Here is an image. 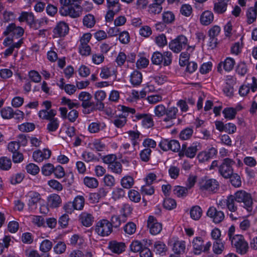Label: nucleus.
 <instances>
[{
	"instance_id": "26",
	"label": "nucleus",
	"mask_w": 257,
	"mask_h": 257,
	"mask_svg": "<svg viewBox=\"0 0 257 257\" xmlns=\"http://www.w3.org/2000/svg\"><path fill=\"white\" fill-rule=\"evenodd\" d=\"M24 32V29L20 27H16L15 24L12 23L10 24L6 29V33L7 34L12 33L14 35L17 37H21Z\"/></svg>"
},
{
	"instance_id": "36",
	"label": "nucleus",
	"mask_w": 257,
	"mask_h": 257,
	"mask_svg": "<svg viewBox=\"0 0 257 257\" xmlns=\"http://www.w3.org/2000/svg\"><path fill=\"white\" fill-rule=\"evenodd\" d=\"M61 198L57 194H52L48 198V204L52 207H57L61 203Z\"/></svg>"
},
{
	"instance_id": "61",
	"label": "nucleus",
	"mask_w": 257,
	"mask_h": 257,
	"mask_svg": "<svg viewBox=\"0 0 257 257\" xmlns=\"http://www.w3.org/2000/svg\"><path fill=\"white\" fill-rule=\"evenodd\" d=\"M151 152V150L149 148H146L142 150L140 153L141 160L145 162H148L150 158Z\"/></svg>"
},
{
	"instance_id": "40",
	"label": "nucleus",
	"mask_w": 257,
	"mask_h": 257,
	"mask_svg": "<svg viewBox=\"0 0 257 257\" xmlns=\"http://www.w3.org/2000/svg\"><path fill=\"white\" fill-rule=\"evenodd\" d=\"M96 23L94 16L88 14L84 17L83 19V25L87 28H91L94 27Z\"/></svg>"
},
{
	"instance_id": "64",
	"label": "nucleus",
	"mask_w": 257,
	"mask_h": 257,
	"mask_svg": "<svg viewBox=\"0 0 257 257\" xmlns=\"http://www.w3.org/2000/svg\"><path fill=\"white\" fill-rule=\"evenodd\" d=\"M248 72L247 65L243 62H240L237 66L236 72L240 76H244Z\"/></svg>"
},
{
	"instance_id": "33",
	"label": "nucleus",
	"mask_w": 257,
	"mask_h": 257,
	"mask_svg": "<svg viewBox=\"0 0 257 257\" xmlns=\"http://www.w3.org/2000/svg\"><path fill=\"white\" fill-rule=\"evenodd\" d=\"M116 69L114 67H103L101 69L100 76L102 79H107L115 75Z\"/></svg>"
},
{
	"instance_id": "47",
	"label": "nucleus",
	"mask_w": 257,
	"mask_h": 257,
	"mask_svg": "<svg viewBox=\"0 0 257 257\" xmlns=\"http://www.w3.org/2000/svg\"><path fill=\"white\" fill-rule=\"evenodd\" d=\"M18 127L22 132H30L35 129V126L33 123L24 122L19 125Z\"/></svg>"
},
{
	"instance_id": "13",
	"label": "nucleus",
	"mask_w": 257,
	"mask_h": 257,
	"mask_svg": "<svg viewBox=\"0 0 257 257\" xmlns=\"http://www.w3.org/2000/svg\"><path fill=\"white\" fill-rule=\"evenodd\" d=\"M201 149L200 143L198 142H193L190 146L184 148H182V153L186 157L194 158L198 150Z\"/></svg>"
},
{
	"instance_id": "21",
	"label": "nucleus",
	"mask_w": 257,
	"mask_h": 257,
	"mask_svg": "<svg viewBox=\"0 0 257 257\" xmlns=\"http://www.w3.org/2000/svg\"><path fill=\"white\" fill-rule=\"evenodd\" d=\"M29 198L28 206L30 209L34 210L36 208L37 204L40 199V195L34 191H30L28 193Z\"/></svg>"
},
{
	"instance_id": "46",
	"label": "nucleus",
	"mask_w": 257,
	"mask_h": 257,
	"mask_svg": "<svg viewBox=\"0 0 257 257\" xmlns=\"http://www.w3.org/2000/svg\"><path fill=\"white\" fill-rule=\"evenodd\" d=\"M108 168L113 173L120 174L122 171L121 163L115 161L113 163L108 166Z\"/></svg>"
},
{
	"instance_id": "22",
	"label": "nucleus",
	"mask_w": 257,
	"mask_h": 257,
	"mask_svg": "<svg viewBox=\"0 0 257 257\" xmlns=\"http://www.w3.org/2000/svg\"><path fill=\"white\" fill-rule=\"evenodd\" d=\"M79 220L84 226L89 227L93 224L94 217L90 213L83 212L79 216Z\"/></svg>"
},
{
	"instance_id": "29",
	"label": "nucleus",
	"mask_w": 257,
	"mask_h": 257,
	"mask_svg": "<svg viewBox=\"0 0 257 257\" xmlns=\"http://www.w3.org/2000/svg\"><path fill=\"white\" fill-rule=\"evenodd\" d=\"M214 19L213 13L209 11L204 12L200 16V22L203 25H208L211 23Z\"/></svg>"
},
{
	"instance_id": "52",
	"label": "nucleus",
	"mask_w": 257,
	"mask_h": 257,
	"mask_svg": "<svg viewBox=\"0 0 257 257\" xmlns=\"http://www.w3.org/2000/svg\"><path fill=\"white\" fill-rule=\"evenodd\" d=\"M1 114L3 118L10 119L14 114V110L11 107H6L2 109Z\"/></svg>"
},
{
	"instance_id": "1",
	"label": "nucleus",
	"mask_w": 257,
	"mask_h": 257,
	"mask_svg": "<svg viewBox=\"0 0 257 257\" xmlns=\"http://www.w3.org/2000/svg\"><path fill=\"white\" fill-rule=\"evenodd\" d=\"M234 201L238 203H242V207L249 212L251 213L253 209L252 199L250 194L243 190L236 192L234 195H229L226 197H222L217 201V204L221 208H227L231 212H235L237 206Z\"/></svg>"
},
{
	"instance_id": "8",
	"label": "nucleus",
	"mask_w": 257,
	"mask_h": 257,
	"mask_svg": "<svg viewBox=\"0 0 257 257\" xmlns=\"http://www.w3.org/2000/svg\"><path fill=\"white\" fill-rule=\"evenodd\" d=\"M119 110L121 111L123 115L115 116L112 121L114 125L117 127H122L124 125L126 122L125 114L126 113L134 114L135 113V109L133 108H130L124 105L119 106Z\"/></svg>"
},
{
	"instance_id": "59",
	"label": "nucleus",
	"mask_w": 257,
	"mask_h": 257,
	"mask_svg": "<svg viewBox=\"0 0 257 257\" xmlns=\"http://www.w3.org/2000/svg\"><path fill=\"white\" fill-rule=\"evenodd\" d=\"M231 184L235 187H239L241 185L240 176L237 174H232L229 177Z\"/></svg>"
},
{
	"instance_id": "5",
	"label": "nucleus",
	"mask_w": 257,
	"mask_h": 257,
	"mask_svg": "<svg viewBox=\"0 0 257 257\" xmlns=\"http://www.w3.org/2000/svg\"><path fill=\"white\" fill-rule=\"evenodd\" d=\"M231 243L232 245L235 247L236 251L241 254H245L248 249V243L241 235H234L231 239Z\"/></svg>"
},
{
	"instance_id": "63",
	"label": "nucleus",
	"mask_w": 257,
	"mask_h": 257,
	"mask_svg": "<svg viewBox=\"0 0 257 257\" xmlns=\"http://www.w3.org/2000/svg\"><path fill=\"white\" fill-rule=\"evenodd\" d=\"M131 250L134 252L141 251L143 248V244L140 241L134 240L130 244Z\"/></svg>"
},
{
	"instance_id": "25",
	"label": "nucleus",
	"mask_w": 257,
	"mask_h": 257,
	"mask_svg": "<svg viewBox=\"0 0 257 257\" xmlns=\"http://www.w3.org/2000/svg\"><path fill=\"white\" fill-rule=\"evenodd\" d=\"M194 49V46H188L187 48V52L181 53L179 58V64L180 66H184L188 63L190 57V53L192 52Z\"/></svg>"
},
{
	"instance_id": "20",
	"label": "nucleus",
	"mask_w": 257,
	"mask_h": 257,
	"mask_svg": "<svg viewBox=\"0 0 257 257\" xmlns=\"http://www.w3.org/2000/svg\"><path fill=\"white\" fill-rule=\"evenodd\" d=\"M126 134L128 135V138L131 140L134 147L133 152L139 149L140 133L138 131H129Z\"/></svg>"
},
{
	"instance_id": "6",
	"label": "nucleus",
	"mask_w": 257,
	"mask_h": 257,
	"mask_svg": "<svg viewBox=\"0 0 257 257\" xmlns=\"http://www.w3.org/2000/svg\"><path fill=\"white\" fill-rule=\"evenodd\" d=\"M188 40L183 35H180L172 40L169 44V48L174 53H178L186 47H188Z\"/></svg>"
},
{
	"instance_id": "23",
	"label": "nucleus",
	"mask_w": 257,
	"mask_h": 257,
	"mask_svg": "<svg viewBox=\"0 0 257 257\" xmlns=\"http://www.w3.org/2000/svg\"><path fill=\"white\" fill-rule=\"evenodd\" d=\"M109 248L114 253L119 254L124 251L125 244L121 242L112 241L109 243Z\"/></svg>"
},
{
	"instance_id": "35",
	"label": "nucleus",
	"mask_w": 257,
	"mask_h": 257,
	"mask_svg": "<svg viewBox=\"0 0 257 257\" xmlns=\"http://www.w3.org/2000/svg\"><path fill=\"white\" fill-rule=\"evenodd\" d=\"M190 214L192 219L198 220L202 214V209L199 206H194L191 208Z\"/></svg>"
},
{
	"instance_id": "58",
	"label": "nucleus",
	"mask_w": 257,
	"mask_h": 257,
	"mask_svg": "<svg viewBox=\"0 0 257 257\" xmlns=\"http://www.w3.org/2000/svg\"><path fill=\"white\" fill-rule=\"evenodd\" d=\"M79 53L82 56H88L91 53V48L88 44H80Z\"/></svg>"
},
{
	"instance_id": "31",
	"label": "nucleus",
	"mask_w": 257,
	"mask_h": 257,
	"mask_svg": "<svg viewBox=\"0 0 257 257\" xmlns=\"http://www.w3.org/2000/svg\"><path fill=\"white\" fill-rule=\"evenodd\" d=\"M134 184V178L130 175H125L120 180V185L124 189L131 188Z\"/></svg>"
},
{
	"instance_id": "51",
	"label": "nucleus",
	"mask_w": 257,
	"mask_h": 257,
	"mask_svg": "<svg viewBox=\"0 0 257 257\" xmlns=\"http://www.w3.org/2000/svg\"><path fill=\"white\" fill-rule=\"evenodd\" d=\"M167 109L163 104H159L154 108V112L156 116L160 117L166 114Z\"/></svg>"
},
{
	"instance_id": "19",
	"label": "nucleus",
	"mask_w": 257,
	"mask_h": 257,
	"mask_svg": "<svg viewBox=\"0 0 257 257\" xmlns=\"http://www.w3.org/2000/svg\"><path fill=\"white\" fill-rule=\"evenodd\" d=\"M51 154V152L49 149H45L42 151L37 150L35 151L33 154L34 160L37 162H41L44 160L49 159Z\"/></svg>"
},
{
	"instance_id": "37",
	"label": "nucleus",
	"mask_w": 257,
	"mask_h": 257,
	"mask_svg": "<svg viewBox=\"0 0 257 257\" xmlns=\"http://www.w3.org/2000/svg\"><path fill=\"white\" fill-rule=\"evenodd\" d=\"M167 249L166 245L163 242L158 241L154 244V250L157 254L163 255L165 254Z\"/></svg>"
},
{
	"instance_id": "43",
	"label": "nucleus",
	"mask_w": 257,
	"mask_h": 257,
	"mask_svg": "<svg viewBox=\"0 0 257 257\" xmlns=\"http://www.w3.org/2000/svg\"><path fill=\"white\" fill-rule=\"evenodd\" d=\"M227 5L217 1L214 4L213 10L215 13L220 14L224 13L227 9Z\"/></svg>"
},
{
	"instance_id": "27",
	"label": "nucleus",
	"mask_w": 257,
	"mask_h": 257,
	"mask_svg": "<svg viewBox=\"0 0 257 257\" xmlns=\"http://www.w3.org/2000/svg\"><path fill=\"white\" fill-rule=\"evenodd\" d=\"M105 126V124L103 122L96 121L89 124L88 130L90 133H96L103 130Z\"/></svg>"
},
{
	"instance_id": "54",
	"label": "nucleus",
	"mask_w": 257,
	"mask_h": 257,
	"mask_svg": "<svg viewBox=\"0 0 257 257\" xmlns=\"http://www.w3.org/2000/svg\"><path fill=\"white\" fill-rule=\"evenodd\" d=\"M163 54L159 52H154L152 56V62L154 64L160 65L163 63Z\"/></svg>"
},
{
	"instance_id": "14",
	"label": "nucleus",
	"mask_w": 257,
	"mask_h": 257,
	"mask_svg": "<svg viewBox=\"0 0 257 257\" xmlns=\"http://www.w3.org/2000/svg\"><path fill=\"white\" fill-rule=\"evenodd\" d=\"M207 215L211 218L215 223H220L224 218V213L221 211H217L214 207H210L208 209Z\"/></svg>"
},
{
	"instance_id": "62",
	"label": "nucleus",
	"mask_w": 257,
	"mask_h": 257,
	"mask_svg": "<svg viewBox=\"0 0 257 257\" xmlns=\"http://www.w3.org/2000/svg\"><path fill=\"white\" fill-rule=\"evenodd\" d=\"M28 76L31 81L35 83H39L41 80V76L37 71L31 70L28 73Z\"/></svg>"
},
{
	"instance_id": "60",
	"label": "nucleus",
	"mask_w": 257,
	"mask_h": 257,
	"mask_svg": "<svg viewBox=\"0 0 257 257\" xmlns=\"http://www.w3.org/2000/svg\"><path fill=\"white\" fill-rule=\"evenodd\" d=\"M257 12L253 8H250L247 10L246 15L247 18V22L248 24L252 23L256 19Z\"/></svg>"
},
{
	"instance_id": "11",
	"label": "nucleus",
	"mask_w": 257,
	"mask_h": 257,
	"mask_svg": "<svg viewBox=\"0 0 257 257\" xmlns=\"http://www.w3.org/2000/svg\"><path fill=\"white\" fill-rule=\"evenodd\" d=\"M135 120H141L142 126L145 128L152 127L154 125L152 115L148 113H137Z\"/></svg>"
},
{
	"instance_id": "10",
	"label": "nucleus",
	"mask_w": 257,
	"mask_h": 257,
	"mask_svg": "<svg viewBox=\"0 0 257 257\" xmlns=\"http://www.w3.org/2000/svg\"><path fill=\"white\" fill-rule=\"evenodd\" d=\"M235 163L229 158H225L219 167V172L224 178H229L233 173L232 165Z\"/></svg>"
},
{
	"instance_id": "17",
	"label": "nucleus",
	"mask_w": 257,
	"mask_h": 257,
	"mask_svg": "<svg viewBox=\"0 0 257 257\" xmlns=\"http://www.w3.org/2000/svg\"><path fill=\"white\" fill-rule=\"evenodd\" d=\"M65 106H67L70 109L67 116L68 119L70 121H74L78 116V112L75 109L77 106V104L71 101L70 99L65 98Z\"/></svg>"
},
{
	"instance_id": "3",
	"label": "nucleus",
	"mask_w": 257,
	"mask_h": 257,
	"mask_svg": "<svg viewBox=\"0 0 257 257\" xmlns=\"http://www.w3.org/2000/svg\"><path fill=\"white\" fill-rule=\"evenodd\" d=\"M198 186L201 191L215 192L219 188V183L214 179L204 177L199 179Z\"/></svg>"
},
{
	"instance_id": "16",
	"label": "nucleus",
	"mask_w": 257,
	"mask_h": 257,
	"mask_svg": "<svg viewBox=\"0 0 257 257\" xmlns=\"http://www.w3.org/2000/svg\"><path fill=\"white\" fill-rule=\"evenodd\" d=\"M250 89L253 92L257 90L256 79L254 77L252 78L251 84H243L240 87L239 93L241 96H245L249 92Z\"/></svg>"
},
{
	"instance_id": "57",
	"label": "nucleus",
	"mask_w": 257,
	"mask_h": 257,
	"mask_svg": "<svg viewBox=\"0 0 257 257\" xmlns=\"http://www.w3.org/2000/svg\"><path fill=\"white\" fill-rule=\"evenodd\" d=\"M212 66V63L211 62L203 63L199 68V71L202 74H207L211 71Z\"/></svg>"
},
{
	"instance_id": "53",
	"label": "nucleus",
	"mask_w": 257,
	"mask_h": 257,
	"mask_svg": "<svg viewBox=\"0 0 257 257\" xmlns=\"http://www.w3.org/2000/svg\"><path fill=\"white\" fill-rule=\"evenodd\" d=\"M26 169L28 173L32 175H37L40 171L39 167L34 163H29L26 166Z\"/></svg>"
},
{
	"instance_id": "28",
	"label": "nucleus",
	"mask_w": 257,
	"mask_h": 257,
	"mask_svg": "<svg viewBox=\"0 0 257 257\" xmlns=\"http://www.w3.org/2000/svg\"><path fill=\"white\" fill-rule=\"evenodd\" d=\"M225 248V242L222 240H217L212 244V251L215 254H221Z\"/></svg>"
},
{
	"instance_id": "12",
	"label": "nucleus",
	"mask_w": 257,
	"mask_h": 257,
	"mask_svg": "<svg viewBox=\"0 0 257 257\" xmlns=\"http://www.w3.org/2000/svg\"><path fill=\"white\" fill-rule=\"evenodd\" d=\"M148 227L150 232L153 235L159 234L162 229V224L152 216H150L148 219Z\"/></svg>"
},
{
	"instance_id": "7",
	"label": "nucleus",
	"mask_w": 257,
	"mask_h": 257,
	"mask_svg": "<svg viewBox=\"0 0 257 257\" xmlns=\"http://www.w3.org/2000/svg\"><path fill=\"white\" fill-rule=\"evenodd\" d=\"M23 43V39H20L17 42H15L14 39H11L8 37L6 38L3 42V44L8 48L4 52L5 57L6 58L12 55L14 52L17 51Z\"/></svg>"
},
{
	"instance_id": "55",
	"label": "nucleus",
	"mask_w": 257,
	"mask_h": 257,
	"mask_svg": "<svg viewBox=\"0 0 257 257\" xmlns=\"http://www.w3.org/2000/svg\"><path fill=\"white\" fill-rule=\"evenodd\" d=\"M12 166L11 160L7 157H2L0 159V168L8 170L11 168Z\"/></svg>"
},
{
	"instance_id": "42",
	"label": "nucleus",
	"mask_w": 257,
	"mask_h": 257,
	"mask_svg": "<svg viewBox=\"0 0 257 257\" xmlns=\"http://www.w3.org/2000/svg\"><path fill=\"white\" fill-rule=\"evenodd\" d=\"M226 83H229V86L228 87H225L223 88V92L227 96H231L233 93V88L231 86V85L233 84L234 82V79L233 77L231 76H227L226 77Z\"/></svg>"
},
{
	"instance_id": "18",
	"label": "nucleus",
	"mask_w": 257,
	"mask_h": 257,
	"mask_svg": "<svg viewBox=\"0 0 257 257\" xmlns=\"http://www.w3.org/2000/svg\"><path fill=\"white\" fill-rule=\"evenodd\" d=\"M235 65V60L231 57H227L223 61L220 62L218 65L217 70L219 72L222 71V67L227 72L232 70Z\"/></svg>"
},
{
	"instance_id": "24",
	"label": "nucleus",
	"mask_w": 257,
	"mask_h": 257,
	"mask_svg": "<svg viewBox=\"0 0 257 257\" xmlns=\"http://www.w3.org/2000/svg\"><path fill=\"white\" fill-rule=\"evenodd\" d=\"M241 109V107L239 105L237 106L235 108L226 107L225 108L222 113L223 116L227 119L231 120L235 118L237 111Z\"/></svg>"
},
{
	"instance_id": "39",
	"label": "nucleus",
	"mask_w": 257,
	"mask_h": 257,
	"mask_svg": "<svg viewBox=\"0 0 257 257\" xmlns=\"http://www.w3.org/2000/svg\"><path fill=\"white\" fill-rule=\"evenodd\" d=\"M106 97V94L104 90H99L95 92L94 98L99 103L100 108L104 107V104L101 102L105 99Z\"/></svg>"
},
{
	"instance_id": "50",
	"label": "nucleus",
	"mask_w": 257,
	"mask_h": 257,
	"mask_svg": "<svg viewBox=\"0 0 257 257\" xmlns=\"http://www.w3.org/2000/svg\"><path fill=\"white\" fill-rule=\"evenodd\" d=\"M193 133V131L191 128L187 127L180 132L179 137L182 140H187L192 137Z\"/></svg>"
},
{
	"instance_id": "48",
	"label": "nucleus",
	"mask_w": 257,
	"mask_h": 257,
	"mask_svg": "<svg viewBox=\"0 0 257 257\" xmlns=\"http://www.w3.org/2000/svg\"><path fill=\"white\" fill-rule=\"evenodd\" d=\"M128 196L132 201L136 203L140 202L141 199L140 193L134 189H131L128 192Z\"/></svg>"
},
{
	"instance_id": "41",
	"label": "nucleus",
	"mask_w": 257,
	"mask_h": 257,
	"mask_svg": "<svg viewBox=\"0 0 257 257\" xmlns=\"http://www.w3.org/2000/svg\"><path fill=\"white\" fill-rule=\"evenodd\" d=\"M52 246L53 244L52 241L48 239H45L40 243L39 249L41 252L46 253L51 249Z\"/></svg>"
},
{
	"instance_id": "15",
	"label": "nucleus",
	"mask_w": 257,
	"mask_h": 257,
	"mask_svg": "<svg viewBox=\"0 0 257 257\" xmlns=\"http://www.w3.org/2000/svg\"><path fill=\"white\" fill-rule=\"evenodd\" d=\"M217 153V150L215 148L212 147L208 151H203L199 152L197 156V159L200 163H203L208 161Z\"/></svg>"
},
{
	"instance_id": "45",
	"label": "nucleus",
	"mask_w": 257,
	"mask_h": 257,
	"mask_svg": "<svg viewBox=\"0 0 257 257\" xmlns=\"http://www.w3.org/2000/svg\"><path fill=\"white\" fill-rule=\"evenodd\" d=\"M173 192L175 195L179 197H185L188 193V189L187 187L176 186L173 189Z\"/></svg>"
},
{
	"instance_id": "4",
	"label": "nucleus",
	"mask_w": 257,
	"mask_h": 257,
	"mask_svg": "<svg viewBox=\"0 0 257 257\" xmlns=\"http://www.w3.org/2000/svg\"><path fill=\"white\" fill-rule=\"evenodd\" d=\"M112 224L107 219L99 220L95 226V231L101 236H107L112 232Z\"/></svg>"
},
{
	"instance_id": "34",
	"label": "nucleus",
	"mask_w": 257,
	"mask_h": 257,
	"mask_svg": "<svg viewBox=\"0 0 257 257\" xmlns=\"http://www.w3.org/2000/svg\"><path fill=\"white\" fill-rule=\"evenodd\" d=\"M19 20L20 22H27L32 27L35 20L34 16L32 13L24 12L21 14Z\"/></svg>"
},
{
	"instance_id": "32",
	"label": "nucleus",
	"mask_w": 257,
	"mask_h": 257,
	"mask_svg": "<svg viewBox=\"0 0 257 257\" xmlns=\"http://www.w3.org/2000/svg\"><path fill=\"white\" fill-rule=\"evenodd\" d=\"M56 114V110L54 109H51L49 111L43 109L40 110L38 113L39 116L41 118L49 120L55 118L54 116Z\"/></svg>"
},
{
	"instance_id": "56",
	"label": "nucleus",
	"mask_w": 257,
	"mask_h": 257,
	"mask_svg": "<svg viewBox=\"0 0 257 257\" xmlns=\"http://www.w3.org/2000/svg\"><path fill=\"white\" fill-rule=\"evenodd\" d=\"M149 63V60L148 58L144 56L140 57L136 62V66L139 69L146 68L148 66Z\"/></svg>"
},
{
	"instance_id": "30",
	"label": "nucleus",
	"mask_w": 257,
	"mask_h": 257,
	"mask_svg": "<svg viewBox=\"0 0 257 257\" xmlns=\"http://www.w3.org/2000/svg\"><path fill=\"white\" fill-rule=\"evenodd\" d=\"M130 81L134 86L140 85L142 81V73L137 70L134 71L130 76Z\"/></svg>"
},
{
	"instance_id": "49",
	"label": "nucleus",
	"mask_w": 257,
	"mask_h": 257,
	"mask_svg": "<svg viewBox=\"0 0 257 257\" xmlns=\"http://www.w3.org/2000/svg\"><path fill=\"white\" fill-rule=\"evenodd\" d=\"M84 204V199L82 196L76 197L73 202V208L76 210H81L83 208Z\"/></svg>"
},
{
	"instance_id": "44",
	"label": "nucleus",
	"mask_w": 257,
	"mask_h": 257,
	"mask_svg": "<svg viewBox=\"0 0 257 257\" xmlns=\"http://www.w3.org/2000/svg\"><path fill=\"white\" fill-rule=\"evenodd\" d=\"M84 184L89 188H96L98 185V182L93 177H85L83 179Z\"/></svg>"
},
{
	"instance_id": "38",
	"label": "nucleus",
	"mask_w": 257,
	"mask_h": 257,
	"mask_svg": "<svg viewBox=\"0 0 257 257\" xmlns=\"http://www.w3.org/2000/svg\"><path fill=\"white\" fill-rule=\"evenodd\" d=\"M91 98V95L85 91L81 92L78 96L79 99L82 101V105L83 107L88 106L89 105H90V103H92L89 101Z\"/></svg>"
},
{
	"instance_id": "2",
	"label": "nucleus",
	"mask_w": 257,
	"mask_h": 257,
	"mask_svg": "<svg viewBox=\"0 0 257 257\" xmlns=\"http://www.w3.org/2000/svg\"><path fill=\"white\" fill-rule=\"evenodd\" d=\"M191 243L193 248V251L196 255H199L202 252H209L212 245V243L210 241L204 243V239L201 236L194 237Z\"/></svg>"
},
{
	"instance_id": "9",
	"label": "nucleus",
	"mask_w": 257,
	"mask_h": 257,
	"mask_svg": "<svg viewBox=\"0 0 257 257\" xmlns=\"http://www.w3.org/2000/svg\"><path fill=\"white\" fill-rule=\"evenodd\" d=\"M168 244L175 253L181 254L185 252L186 242L184 240H179L178 237L170 238L168 240Z\"/></svg>"
}]
</instances>
